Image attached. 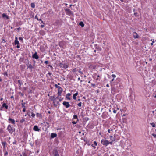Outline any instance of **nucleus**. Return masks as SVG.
Segmentation results:
<instances>
[{"label":"nucleus","instance_id":"obj_1","mask_svg":"<svg viewBox=\"0 0 156 156\" xmlns=\"http://www.w3.org/2000/svg\"><path fill=\"white\" fill-rule=\"evenodd\" d=\"M7 129L10 134H12L14 131L13 128L12 127L11 125L10 124L8 125Z\"/></svg>","mask_w":156,"mask_h":156},{"label":"nucleus","instance_id":"obj_2","mask_svg":"<svg viewBox=\"0 0 156 156\" xmlns=\"http://www.w3.org/2000/svg\"><path fill=\"white\" fill-rule=\"evenodd\" d=\"M101 143L103 145L105 146H107L109 145L108 141L107 140L105 139H103L101 140Z\"/></svg>","mask_w":156,"mask_h":156},{"label":"nucleus","instance_id":"obj_3","mask_svg":"<svg viewBox=\"0 0 156 156\" xmlns=\"http://www.w3.org/2000/svg\"><path fill=\"white\" fill-rule=\"evenodd\" d=\"M50 99L51 101L53 103V104L55 106H56V98H55V95H54L52 96H51L50 97Z\"/></svg>","mask_w":156,"mask_h":156},{"label":"nucleus","instance_id":"obj_4","mask_svg":"<svg viewBox=\"0 0 156 156\" xmlns=\"http://www.w3.org/2000/svg\"><path fill=\"white\" fill-rule=\"evenodd\" d=\"M59 66L60 68H64V69H66L69 67L68 65L65 64H63L61 63H60L59 64Z\"/></svg>","mask_w":156,"mask_h":156},{"label":"nucleus","instance_id":"obj_5","mask_svg":"<svg viewBox=\"0 0 156 156\" xmlns=\"http://www.w3.org/2000/svg\"><path fill=\"white\" fill-rule=\"evenodd\" d=\"M63 105L66 108H68L70 106L69 102H66V101H64L62 103Z\"/></svg>","mask_w":156,"mask_h":156},{"label":"nucleus","instance_id":"obj_6","mask_svg":"<svg viewBox=\"0 0 156 156\" xmlns=\"http://www.w3.org/2000/svg\"><path fill=\"white\" fill-rule=\"evenodd\" d=\"M108 113L104 112L103 113L102 115V117L103 119H106L108 117Z\"/></svg>","mask_w":156,"mask_h":156},{"label":"nucleus","instance_id":"obj_7","mask_svg":"<svg viewBox=\"0 0 156 156\" xmlns=\"http://www.w3.org/2000/svg\"><path fill=\"white\" fill-rule=\"evenodd\" d=\"M133 37L135 39L138 38L140 37V36L136 32H133Z\"/></svg>","mask_w":156,"mask_h":156},{"label":"nucleus","instance_id":"obj_8","mask_svg":"<svg viewBox=\"0 0 156 156\" xmlns=\"http://www.w3.org/2000/svg\"><path fill=\"white\" fill-rule=\"evenodd\" d=\"M63 90L61 87L58 89V91L57 93V94L58 96H60L61 95L62 93Z\"/></svg>","mask_w":156,"mask_h":156},{"label":"nucleus","instance_id":"obj_9","mask_svg":"<svg viewBox=\"0 0 156 156\" xmlns=\"http://www.w3.org/2000/svg\"><path fill=\"white\" fill-rule=\"evenodd\" d=\"M115 136L113 138V139H111V142L108 141L109 144H110L111 145H112L113 143V142L115 141H117L119 140V139H115Z\"/></svg>","mask_w":156,"mask_h":156},{"label":"nucleus","instance_id":"obj_10","mask_svg":"<svg viewBox=\"0 0 156 156\" xmlns=\"http://www.w3.org/2000/svg\"><path fill=\"white\" fill-rule=\"evenodd\" d=\"M9 122V123H12L13 124H15V120L10 118H9L8 119Z\"/></svg>","mask_w":156,"mask_h":156},{"label":"nucleus","instance_id":"obj_11","mask_svg":"<svg viewBox=\"0 0 156 156\" xmlns=\"http://www.w3.org/2000/svg\"><path fill=\"white\" fill-rule=\"evenodd\" d=\"M33 58H34L36 59H38L39 56L37 54V52H36L32 56Z\"/></svg>","mask_w":156,"mask_h":156},{"label":"nucleus","instance_id":"obj_12","mask_svg":"<svg viewBox=\"0 0 156 156\" xmlns=\"http://www.w3.org/2000/svg\"><path fill=\"white\" fill-rule=\"evenodd\" d=\"M71 95V94L70 93L67 94L66 95V98L68 100H71V98L70 97V96Z\"/></svg>","mask_w":156,"mask_h":156},{"label":"nucleus","instance_id":"obj_13","mask_svg":"<svg viewBox=\"0 0 156 156\" xmlns=\"http://www.w3.org/2000/svg\"><path fill=\"white\" fill-rule=\"evenodd\" d=\"M33 129L36 131H39L40 130L38 126L37 125L34 126V127Z\"/></svg>","mask_w":156,"mask_h":156},{"label":"nucleus","instance_id":"obj_14","mask_svg":"<svg viewBox=\"0 0 156 156\" xmlns=\"http://www.w3.org/2000/svg\"><path fill=\"white\" fill-rule=\"evenodd\" d=\"M15 45H19V42L18 40V38L17 37H15Z\"/></svg>","mask_w":156,"mask_h":156},{"label":"nucleus","instance_id":"obj_15","mask_svg":"<svg viewBox=\"0 0 156 156\" xmlns=\"http://www.w3.org/2000/svg\"><path fill=\"white\" fill-rule=\"evenodd\" d=\"M57 135L56 133H52L51 134V137L52 138H53L57 136Z\"/></svg>","mask_w":156,"mask_h":156},{"label":"nucleus","instance_id":"obj_16","mask_svg":"<svg viewBox=\"0 0 156 156\" xmlns=\"http://www.w3.org/2000/svg\"><path fill=\"white\" fill-rule=\"evenodd\" d=\"M2 108L5 107L6 109H7L8 108V106L6 105V103H4L2 104Z\"/></svg>","mask_w":156,"mask_h":156},{"label":"nucleus","instance_id":"obj_17","mask_svg":"<svg viewBox=\"0 0 156 156\" xmlns=\"http://www.w3.org/2000/svg\"><path fill=\"white\" fill-rule=\"evenodd\" d=\"M2 16L3 18H5L6 19L8 20L9 19V16L7 15L5 13H3L2 15Z\"/></svg>","mask_w":156,"mask_h":156},{"label":"nucleus","instance_id":"obj_18","mask_svg":"<svg viewBox=\"0 0 156 156\" xmlns=\"http://www.w3.org/2000/svg\"><path fill=\"white\" fill-rule=\"evenodd\" d=\"M78 92H77L73 94V98L74 100H76V96L78 95Z\"/></svg>","mask_w":156,"mask_h":156},{"label":"nucleus","instance_id":"obj_19","mask_svg":"<svg viewBox=\"0 0 156 156\" xmlns=\"http://www.w3.org/2000/svg\"><path fill=\"white\" fill-rule=\"evenodd\" d=\"M65 11L67 12V13L68 14H70L71 13V11L69 9H65Z\"/></svg>","mask_w":156,"mask_h":156},{"label":"nucleus","instance_id":"obj_20","mask_svg":"<svg viewBox=\"0 0 156 156\" xmlns=\"http://www.w3.org/2000/svg\"><path fill=\"white\" fill-rule=\"evenodd\" d=\"M53 156H59V154L57 151H56L55 152Z\"/></svg>","mask_w":156,"mask_h":156},{"label":"nucleus","instance_id":"obj_21","mask_svg":"<svg viewBox=\"0 0 156 156\" xmlns=\"http://www.w3.org/2000/svg\"><path fill=\"white\" fill-rule=\"evenodd\" d=\"M73 119H76L77 120V121H79V119L78 118L77 116V115H74L73 116Z\"/></svg>","mask_w":156,"mask_h":156},{"label":"nucleus","instance_id":"obj_22","mask_svg":"<svg viewBox=\"0 0 156 156\" xmlns=\"http://www.w3.org/2000/svg\"><path fill=\"white\" fill-rule=\"evenodd\" d=\"M42 115L41 114L37 113H36V116L37 117H42Z\"/></svg>","mask_w":156,"mask_h":156},{"label":"nucleus","instance_id":"obj_23","mask_svg":"<svg viewBox=\"0 0 156 156\" xmlns=\"http://www.w3.org/2000/svg\"><path fill=\"white\" fill-rule=\"evenodd\" d=\"M33 68V66L29 64L27 66V69H32Z\"/></svg>","mask_w":156,"mask_h":156},{"label":"nucleus","instance_id":"obj_24","mask_svg":"<svg viewBox=\"0 0 156 156\" xmlns=\"http://www.w3.org/2000/svg\"><path fill=\"white\" fill-rule=\"evenodd\" d=\"M25 121V119L24 118H23L20 121V123L21 124L23 123V122Z\"/></svg>","mask_w":156,"mask_h":156},{"label":"nucleus","instance_id":"obj_25","mask_svg":"<svg viewBox=\"0 0 156 156\" xmlns=\"http://www.w3.org/2000/svg\"><path fill=\"white\" fill-rule=\"evenodd\" d=\"M63 42L61 41L59 42V45L60 47H63V45L62 44Z\"/></svg>","mask_w":156,"mask_h":156},{"label":"nucleus","instance_id":"obj_26","mask_svg":"<svg viewBox=\"0 0 156 156\" xmlns=\"http://www.w3.org/2000/svg\"><path fill=\"white\" fill-rule=\"evenodd\" d=\"M79 25L81 26L82 27H83L84 26V24L83 22H80L79 23Z\"/></svg>","mask_w":156,"mask_h":156},{"label":"nucleus","instance_id":"obj_27","mask_svg":"<svg viewBox=\"0 0 156 156\" xmlns=\"http://www.w3.org/2000/svg\"><path fill=\"white\" fill-rule=\"evenodd\" d=\"M150 124L153 127H155L156 126L154 122L151 123Z\"/></svg>","mask_w":156,"mask_h":156},{"label":"nucleus","instance_id":"obj_28","mask_svg":"<svg viewBox=\"0 0 156 156\" xmlns=\"http://www.w3.org/2000/svg\"><path fill=\"white\" fill-rule=\"evenodd\" d=\"M25 103L24 102V103H23V102L22 103L21 105H22V107L23 108H25Z\"/></svg>","mask_w":156,"mask_h":156},{"label":"nucleus","instance_id":"obj_29","mask_svg":"<svg viewBox=\"0 0 156 156\" xmlns=\"http://www.w3.org/2000/svg\"><path fill=\"white\" fill-rule=\"evenodd\" d=\"M31 7L33 8H34L35 7V4L34 3H31Z\"/></svg>","mask_w":156,"mask_h":156},{"label":"nucleus","instance_id":"obj_30","mask_svg":"<svg viewBox=\"0 0 156 156\" xmlns=\"http://www.w3.org/2000/svg\"><path fill=\"white\" fill-rule=\"evenodd\" d=\"M151 41H152V43H151V45H153V43H154V39H153V40L152 39H151V40H150Z\"/></svg>","mask_w":156,"mask_h":156},{"label":"nucleus","instance_id":"obj_31","mask_svg":"<svg viewBox=\"0 0 156 156\" xmlns=\"http://www.w3.org/2000/svg\"><path fill=\"white\" fill-rule=\"evenodd\" d=\"M55 87L56 88H58V89L59 88L61 87L59 86H58L57 84H55Z\"/></svg>","mask_w":156,"mask_h":156},{"label":"nucleus","instance_id":"obj_32","mask_svg":"<svg viewBox=\"0 0 156 156\" xmlns=\"http://www.w3.org/2000/svg\"><path fill=\"white\" fill-rule=\"evenodd\" d=\"M77 105L80 107H81L82 105V103L81 102H80L77 104Z\"/></svg>","mask_w":156,"mask_h":156},{"label":"nucleus","instance_id":"obj_33","mask_svg":"<svg viewBox=\"0 0 156 156\" xmlns=\"http://www.w3.org/2000/svg\"><path fill=\"white\" fill-rule=\"evenodd\" d=\"M99 77H100L99 75H98V76H97V78L96 79V80H97V81L100 80V79L99 78Z\"/></svg>","mask_w":156,"mask_h":156},{"label":"nucleus","instance_id":"obj_34","mask_svg":"<svg viewBox=\"0 0 156 156\" xmlns=\"http://www.w3.org/2000/svg\"><path fill=\"white\" fill-rule=\"evenodd\" d=\"M48 66H49V67H50L51 68V70H52L53 69V67L51 65H48Z\"/></svg>","mask_w":156,"mask_h":156},{"label":"nucleus","instance_id":"obj_35","mask_svg":"<svg viewBox=\"0 0 156 156\" xmlns=\"http://www.w3.org/2000/svg\"><path fill=\"white\" fill-rule=\"evenodd\" d=\"M78 121H77V120H76V122L75 121H72V123H73V124L74 125V124H76L77 122H78Z\"/></svg>","mask_w":156,"mask_h":156},{"label":"nucleus","instance_id":"obj_36","mask_svg":"<svg viewBox=\"0 0 156 156\" xmlns=\"http://www.w3.org/2000/svg\"><path fill=\"white\" fill-rule=\"evenodd\" d=\"M22 154L23 156H27V154L24 152H23L22 153Z\"/></svg>","mask_w":156,"mask_h":156},{"label":"nucleus","instance_id":"obj_37","mask_svg":"<svg viewBox=\"0 0 156 156\" xmlns=\"http://www.w3.org/2000/svg\"><path fill=\"white\" fill-rule=\"evenodd\" d=\"M35 115L34 113L32 112V113H31V116L33 117V118H34L35 116Z\"/></svg>","mask_w":156,"mask_h":156},{"label":"nucleus","instance_id":"obj_38","mask_svg":"<svg viewBox=\"0 0 156 156\" xmlns=\"http://www.w3.org/2000/svg\"><path fill=\"white\" fill-rule=\"evenodd\" d=\"M152 135L154 137L155 139H156V134L153 133L152 134Z\"/></svg>","mask_w":156,"mask_h":156},{"label":"nucleus","instance_id":"obj_39","mask_svg":"<svg viewBox=\"0 0 156 156\" xmlns=\"http://www.w3.org/2000/svg\"><path fill=\"white\" fill-rule=\"evenodd\" d=\"M96 48L97 50H98L99 51H101V48L100 47H98V48Z\"/></svg>","mask_w":156,"mask_h":156},{"label":"nucleus","instance_id":"obj_40","mask_svg":"<svg viewBox=\"0 0 156 156\" xmlns=\"http://www.w3.org/2000/svg\"><path fill=\"white\" fill-rule=\"evenodd\" d=\"M114 78L112 79V80H111L110 81V83H111V85L112 86V82L114 81Z\"/></svg>","mask_w":156,"mask_h":156},{"label":"nucleus","instance_id":"obj_41","mask_svg":"<svg viewBox=\"0 0 156 156\" xmlns=\"http://www.w3.org/2000/svg\"><path fill=\"white\" fill-rule=\"evenodd\" d=\"M72 71L73 72H76V68H74V69H73V70H72Z\"/></svg>","mask_w":156,"mask_h":156},{"label":"nucleus","instance_id":"obj_42","mask_svg":"<svg viewBox=\"0 0 156 156\" xmlns=\"http://www.w3.org/2000/svg\"><path fill=\"white\" fill-rule=\"evenodd\" d=\"M113 130L112 129H108V133H110L111 131H112Z\"/></svg>","mask_w":156,"mask_h":156},{"label":"nucleus","instance_id":"obj_43","mask_svg":"<svg viewBox=\"0 0 156 156\" xmlns=\"http://www.w3.org/2000/svg\"><path fill=\"white\" fill-rule=\"evenodd\" d=\"M112 76L113 78H115L116 77V76L115 74H112L111 75Z\"/></svg>","mask_w":156,"mask_h":156},{"label":"nucleus","instance_id":"obj_44","mask_svg":"<svg viewBox=\"0 0 156 156\" xmlns=\"http://www.w3.org/2000/svg\"><path fill=\"white\" fill-rule=\"evenodd\" d=\"M94 145L95 146H97V143L95 141H94Z\"/></svg>","mask_w":156,"mask_h":156},{"label":"nucleus","instance_id":"obj_45","mask_svg":"<svg viewBox=\"0 0 156 156\" xmlns=\"http://www.w3.org/2000/svg\"><path fill=\"white\" fill-rule=\"evenodd\" d=\"M16 29L18 31V32H19L21 30V28L20 27H19V28H17Z\"/></svg>","mask_w":156,"mask_h":156},{"label":"nucleus","instance_id":"obj_46","mask_svg":"<svg viewBox=\"0 0 156 156\" xmlns=\"http://www.w3.org/2000/svg\"><path fill=\"white\" fill-rule=\"evenodd\" d=\"M81 69H80V70L79 71V72L81 73V74H83V72L80 71Z\"/></svg>","mask_w":156,"mask_h":156},{"label":"nucleus","instance_id":"obj_47","mask_svg":"<svg viewBox=\"0 0 156 156\" xmlns=\"http://www.w3.org/2000/svg\"><path fill=\"white\" fill-rule=\"evenodd\" d=\"M2 144L3 146L4 145V146H5V144H6V142H2Z\"/></svg>","mask_w":156,"mask_h":156},{"label":"nucleus","instance_id":"obj_48","mask_svg":"<svg viewBox=\"0 0 156 156\" xmlns=\"http://www.w3.org/2000/svg\"><path fill=\"white\" fill-rule=\"evenodd\" d=\"M35 19H37V20H38V17L37 15H36L35 16Z\"/></svg>","mask_w":156,"mask_h":156},{"label":"nucleus","instance_id":"obj_49","mask_svg":"<svg viewBox=\"0 0 156 156\" xmlns=\"http://www.w3.org/2000/svg\"><path fill=\"white\" fill-rule=\"evenodd\" d=\"M95 84H93V83L91 84V86L93 87H94V86H95Z\"/></svg>","mask_w":156,"mask_h":156},{"label":"nucleus","instance_id":"obj_50","mask_svg":"<svg viewBox=\"0 0 156 156\" xmlns=\"http://www.w3.org/2000/svg\"><path fill=\"white\" fill-rule=\"evenodd\" d=\"M8 154V153L6 151L5 153H4V155H7Z\"/></svg>","mask_w":156,"mask_h":156},{"label":"nucleus","instance_id":"obj_51","mask_svg":"<svg viewBox=\"0 0 156 156\" xmlns=\"http://www.w3.org/2000/svg\"><path fill=\"white\" fill-rule=\"evenodd\" d=\"M44 63L46 64H47L48 63V61H45L44 62Z\"/></svg>","mask_w":156,"mask_h":156},{"label":"nucleus","instance_id":"obj_52","mask_svg":"<svg viewBox=\"0 0 156 156\" xmlns=\"http://www.w3.org/2000/svg\"><path fill=\"white\" fill-rule=\"evenodd\" d=\"M19 39L20 40H23V39L22 37H19Z\"/></svg>","mask_w":156,"mask_h":156},{"label":"nucleus","instance_id":"obj_53","mask_svg":"<svg viewBox=\"0 0 156 156\" xmlns=\"http://www.w3.org/2000/svg\"><path fill=\"white\" fill-rule=\"evenodd\" d=\"M26 111V108H23V112H25Z\"/></svg>","mask_w":156,"mask_h":156},{"label":"nucleus","instance_id":"obj_54","mask_svg":"<svg viewBox=\"0 0 156 156\" xmlns=\"http://www.w3.org/2000/svg\"><path fill=\"white\" fill-rule=\"evenodd\" d=\"M18 82L19 84H20V85H21V84L20 83V80H18Z\"/></svg>","mask_w":156,"mask_h":156},{"label":"nucleus","instance_id":"obj_55","mask_svg":"<svg viewBox=\"0 0 156 156\" xmlns=\"http://www.w3.org/2000/svg\"><path fill=\"white\" fill-rule=\"evenodd\" d=\"M113 112L114 113H116V110H113Z\"/></svg>","mask_w":156,"mask_h":156},{"label":"nucleus","instance_id":"obj_56","mask_svg":"<svg viewBox=\"0 0 156 156\" xmlns=\"http://www.w3.org/2000/svg\"><path fill=\"white\" fill-rule=\"evenodd\" d=\"M16 47L17 48H20V45H17V46H16Z\"/></svg>","mask_w":156,"mask_h":156},{"label":"nucleus","instance_id":"obj_57","mask_svg":"<svg viewBox=\"0 0 156 156\" xmlns=\"http://www.w3.org/2000/svg\"><path fill=\"white\" fill-rule=\"evenodd\" d=\"M59 96H58V97H55L56 99H59Z\"/></svg>","mask_w":156,"mask_h":156},{"label":"nucleus","instance_id":"obj_58","mask_svg":"<svg viewBox=\"0 0 156 156\" xmlns=\"http://www.w3.org/2000/svg\"><path fill=\"white\" fill-rule=\"evenodd\" d=\"M48 74L49 75H50V76L51 75V74H52L51 73H50V72L48 73Z\"/></svg>","mask_w":156,"mask_h":156},{"label":"nucleus","instance_id":"obj_59","mask_svg":"<svg viewBox=\"0 0 156 156\" xmlns=\"http://www.w3.org/2000/svg\"><path fill=\"white\" fill-rule=\"evenodd\" d=\"M106 87H109V84H107L106 85Z\"/></svg>","mask_w":156,"mask_h":156},{"label":"nucleus","instance_id":"obj_60","mask_svg":"<svg viewBox=\"0 0 156 156\" xmlns=\"http://www.w3.org/2000/svg\"><path fill=\"white\" fill-rule=\"evenodd\" d=\"M91 146L94 148L95 149L96 148V147L95 146H94L93 144H92Z\"/></svg>","mask_w":156,"mask_h":156},{"label":"nucleus","instance_id":"obj_61","mask_svg":"<svg viewBox=\"0 0 156 156\" xmlns=\"http://www.w3.org/2000/svg\"><path fill=\"white\" fill-rule=\"evenodd\" d=\"M27 114L28 115L29 117H30V113H28V112H27Z\"/></svg>","mask_w":156,"mask_h":156},{"label":"nucleus","instance_id":"obj_62","mask_svg":"<svg viewBox=\"0 0 156 156\" xmlns=\"http://www.w3.org/2000/svg\"><path fill=\"white\" fill-rule=\"evenodd\" d=\"M44 25H41V27L42 28H43L44 27Z\"/></svg>","mask_w":156,"mask_h":156},{"label":"nucleus","instance_id":"obj_63","mask_svg":"<svg viewBox=\"0 0 156 156\" xmlns=\"http://www.w3.org/2000/svg\"><path fill=\"white\" fill-rule=\"evenodd\" d=\"M62 100V99L61 98L59 99V101H61Z\"/></svg>","mask_w":156,"mask_h":156},{"label":"nucleus","instance_id":"obj_64","mask_svg":"<svg viewBox=\"0 0 156 156\" xmlns=\"http://www.w3.org/2000/svg\"><path fill=\"white\" fill-rule=\"evenodd\" d=\"M3 98H1L0 99V100H1V101H2V100H3Z\"/></svg>","mask_w":156,"mask_h":156}]
</instances>
